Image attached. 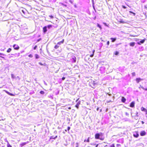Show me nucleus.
Returning <instances> with one entry per match:
<instances>
[{
  "label": "nucleus",
  "mask_w": 147,
  "mask_h": 147,
  "mask_svg": "<svg viewBox=\"0 0 147 147\" xmlns=\"http://www.w3.org/2000/svg\"><path fill=\"white\" fill-rule=\"evenodd\" d=\"M103 137V134L102 133H97L95 135V138L96 139H99L101 140H103L104 138Z\"/></svg>",
  "instance_id": "f257e3e1"
},
{
  "label": "nucleus",
  "mask_w": 147,
  "mask_h": 147,
  "mask_svg": "<svg viewBox=\"0 0 147 147\" xmlns=\"http://www.w3.org/2000/svg\"><path fill=\"white\" fill-rule=\"evenodd\" d=\"M79 99V98H78V99H77L76 101V102H77V103L76 104V107L77 108V109H78V108H79V105L80 104V101H79L78 102V100Z\"/></svg>",
  "instance_id": "f03ea898"
},
{
  "label": "nucleus",
  "mask_w": 147,
  "mask_h": 147,
  "mask_svg": "<svg viewBox=\"0 0 147 147\" xmlns=\"http://www.w3.org/2000/svg\"><path fill=\"white\" fill-rule=\"evenodd\" d=\"M13 47L14 48V49L16 50H18L19 49V46L16 44L14 45Z\"/></svg>",
  "instance_id": "7ed1b4c3"
},
{
  "label": "nucleus",
  "mask_w": 147,
  "mask_h": 147,
  "mask_svg": "<svg viewBox=\"0 0 147 147\" xmlns=\"http://www.w3.org/2000/svg\"><path fill=\"white\" fill-rule=\"evenodd\" d=\"M146 132L144 131H142L140 133V136H144L146 135Z\"/></svg>",
  "instance_id": "20e7f679"
},
{
  "label": "nucleus",
  "mask_w": 147,
  "mask_h": 147,
  "mask_svg": "<svg viewBox=\"0 0 147 147\" xmlns=\"http://www.w3.org/2000/svg\"><path fill=\"white\" fill-rule=\"evenodd\" d=\"M143 80V79H142L140 78H136V81L137 83H139L140 81L141 80Z\"/></svg>",
  "instance_id": "39448f33"
},
{
  "label": "nucleus",
  "mask_w": 147,
  "mask_h": 147,
  "mask_svg": "<svg viewBox=\"0 0 147 147\" xmlns=\"http://www.w3.org/2000/svg\"><path fill=\"white\" fill-rule=\"evenodd\" d=\"M133 135L136 138H137L138 137L139 135L137 132H135L134 133Z\"/></svg>",
  "instance_id": "423d86ee"
},
{
  "label": "nucleus",
  "mask_w": 147,
  "mask_h": 147,
  "mask_svg": "<svg viewBox=\"0 0 147 147\" xmlns=\"http://www.w3.org/2000/svg\"><path fill=\"white\" fill-rule=\"evenodd\" d=\"M28 142H27L22 143L20 144V146L21 147H22L23 146H24V145H25L26 144H28Z\"/></svg>",
  "instance_id": "0eeeda50"
},
{
  "label": "nucleus",
  "mask_w": 147,
  "mask_h": 147,
  "mask_svg": "<svg viewBox=\"0 0 147 147\" xmlns=\"http://www.w3.org/2000/svg\"><path fill=\"white\" fill-rule=\"evenodd\" d=\"M135 102L134 101L132 102L130 104V107H134Z\"/></svg>",
  "instance_id": "6e6552de"
},
{
  "label": "nucleus",
  "mask_w": 147,
  "mask_h": 147,
  "mask_svg": "<svg viewBox=\"0 0 147 147\" xmlns=\"http://www.w3.org/2000/svg\"><path fill=\"white\" fill-rule=\"evenodd\" d=\"M5 91L7 94H8V95L10 96H15V95L14 94L11 93L5 90Z\"/></svg>",
  "instance_id": "1a4fd4ad"
},
{
  "label": "nucleus",
  "mask_w": 147,
  "mask_h": 147,
  "mask_svg": "<svg viewBox=\"0 0 147 147\" xmlns=\"http://www.w3.org/2000/svg\"><path fill=\"white\" fill-rule=\"evenodd\" d=\"M43 32L45 33H46V32L47 31V27H46V26L44 27L43 28Z\"/></svg>",
  "instance_id": "9d476101"
},
{
  "label": "nucleus",
  "mask_w": 147,
  "mask_h": 147,
  "mask_svg": "<svg viewBox=\"0 0 147 147\" xmlns=\"http://www.w3.org/2000/svg\"><path fill=\"white\" fill-rule=\"evenodd\" d=\"M64 41V39H63L62 41L58 42L57 43V45H60L61 44L63 43Z\"/></svg>",
  "instance_id": "9b49d317"
},
{
  "label": "nucleus",
  "mask_w": 147,
  "mask_h": 147,
  "mask_svg": "<svg viewBox=\"0 0 147 147\" xmlns=\"http://www.w3.org/2000/svg\"><path fill=\"white\" fill-rule=\"evenodd\" d=\"M129 44L130 46L133 47L135 45V43L134 42H130Z\"/></svg>",
  "instance_id": "f8f14e48"
},
{
  "label": "nucleus",
  "mask_w": 147,
  "mask_h": 147,
  "mask_svg": "<svg viewBox=\"0 0 147 147\" xmlns=\"http://www.w3.org/2000/svg\"><path fill=\"white\" fill-rule=\"evenodd\" d=\"M57 137V136H56L55 137H54V136H51L50 138V139H54V140H55L56 139Z\"/></svg>",
  "instance_id": "ddd939ff"
},
{
  "label": "nucleus",
  "mask_w": 147,
  "mask_h": 147,
  "mask_svg": "<svg viewBox=\"0 0 147 147\" xmlns=\"http://www.w3.org/2000/svg\"><path fill=\"white\" fill-rule=\"evenodd\" d=\"M141 110L142 111H144L145 112H146V111L147 110L143 107H142L141 108Z\"/></svg>",
  "instance_id": "4468645a"
},
{
  "label": "nucleus",
  "mask_w": 147,
  "mask_h": 147,
  "mask_svg": "<svg viewBox=\"0 0 147 147\" xmlns=\"http://www.w3.org/2000/svg\"><path fill=\"white\" fill-rule=\"evenodd\" d=\"M126 99L124 97H123L122 98L121 101L123 102H125L126 101Z\"/></svg>",
  "instance_id": "2eb2a0df"
},
{
  "label": "nucleus",
  "mask_w": 147,
  "mask_h": 147,
  "mask_svg": "<svg viewBox=\"0 0 147 147\" xmlns=\"http://www.w3.org/2000/svg\"><path fill=\"white\" fill-rule=\"evenodd\" d=\"M111 39L112 40V42H114L116 40V39L115 38H111Z\"/></svg>",
  "instance_id": "dca6fc26"
},
{
  "label": "nucleus",
  "mask_w": 147,
  "mask_h": 147,
  "mask_svg": "<svg viewBox=\"0 0 147 147\" xmlns=\"http://www.w3.org/2000/svg\"><path fill=\"white\" fill-rule=\"evenodd\" d=\"M11 75L12 78L13 79L16 78L15 76H14V74H11Z\"/></svg>",
  "instance_id": "f3484780"
},
{
  "label": "nucleus",
  "mask_w": 147,
  "mask_h": 147,
  "mask_svg": "<svg viewBox=\"0 0 147 147\" xmlns=\"http://www.w3.org/2000/svg\"><path fill=\"white\" fill-rule=\"evenodd\" d=\"M7 141V147H12L9 144L8 142V141Z\"/></svg>",
  "instance_id": "a211bd4d"
},
{
  "label": "nucleus",
  "mask_w": 147,
  "mask_h": 147,
  "mask_svg": "<svg viewBox=\"0 0 147 147\" xmlns=\"http://www.w3.org/2000/svg\"><path fill=\"white\" fill-rule=\"evenodd\" d=\"M11 50V48H9L7 50V53H9Z\"/></svg>",
  "instance_id": "6ab92c4d"
},
{
  "label": "nucleus",
  "mask_w": 147,
  "mask_h": 147,
  "mask_svg": "<svg viewBox=\"0 0 147 147\" xmlns=\"http://www.w3.org/2000/svg\"><path fill=\"white\" fill-rule=\"evenodd\" d=\"M59 46L57 44V45L55 46L54 47V48L56 49H57L59 48Z\"/></svg>",
  "instance_id": "aec40b11"
},
{
  "label": "nucleus",
  "mask_w": 147,
  "mask_h": 147,
  "mask_svg": "<svg viewBox=\"0 0 147 147\" xmlns=\"http://www.w3.org/2000/svg\"><path fill=\"white\" fill-rule=\"evenodd\" d=\"M40 93L41 94H45V92L43 91H41L40 92Z\"/></svg>",
  "instance_id": "412c9836"
},
{
  "label": "nucleus",
  "mask_w": 147,
  "mask_h": 147,
  "mask_svg": "<svg viewBox=\"0 0 147 147\" xmlns=\"http://www.w3.org/2000/svg\"><path fill=\"white\" fill-rule=\"evenodd\" d=\"M144 42H145V40H143L140 41V42L141 43H143Z\"/></svg>",
  "instance_id": "4be33fe9"
},
{
  "label": "nucleus",
  "mask_w": 147,
  "mask_h": 147,
  "mask_svg": "<svg viewBox=\"0 0 147 147\" xmlns=\"http://www.w3.org/2000/svg\"><path fill=\"white\" fill-rule=\"evenodd\" d=\"M52 27L51 25H49L47 26V28L48 29H50V28Z\"/></svg>",
  "instance_id": "5701e85b"
},
{
  "label": "nucleus",
  "mask_w": 147,
  "mask_h": 147,
  "mask_svg": "<svg viewBox=\"0 0 147 147\" xmlns=\"http://www.w3.org/2000/svg\"><path fill=\"white\" fill-rule=\"evenodd\" d=\"M35 57L36 59H38L39 58V56L37 54L35 55Z\"/></svg>",
  "instance_id": "b1692460"
},
{
  "label": "nucleus",
  "mask_w": 147,
  "mask_h": 147,
  "mask_svg": "<svg viewBox=\"0 0 147 147\" xmlns=\"http://www.w3.org/2000/svg\"><path fill=\"white\" fill-rule=\"evenodd\" d=\"M95 51L94 50H93V54H92V55H90V57H92L93 56H94V52Z\"/></svg>",
  "instance_id": "393cba45"
},
{
  "label": "nucleus",
  "mask_w": 147,
  "mask_h": 147,
  "mask_svg": "<svg viewBox=\"0 0 147 147\" xmlns=\"http://www.w3.org/2000/svg\"><path fill=\"white\" fill-rule=\"evenodd\" d=\"M69 2L71 3H72L74 2L73 0H69Z\"/></svg>",
  "instance_id": "a878e982"
},
{
  "label": "nucleus",
  "mask_w": 147,
  "mask_h": 147,
  "mask_svg": "<svg viewBox=\"0 0 147 147\" xmlns=\"http://www.w3.org/2000/svg\"><path fill=\"white\" fill-rule=\"evenodd\" d=\"M131 74L133 76H134L136 75V74H135V72L132 73Z\"/></svg>",
  "instance_id": "bb28decb"
},
{
  "label": "nucleus",
  "mask_w": 147,
  "mask_h": 147,
  "mask_svg": "<svg viewBox=\"0 0 147 147\" xmlns=\"http://www.w3.org/2000/svg\"><path fill=\"white\" fill-rule=\"evenodd\" d=\"M139 88H142V89H144V88L141 85H140Z\"/></svg>",
  "instance_id": "cd10ccee"
},
{
  "label": "nucleus",
  "mask_w": 147,
  "mask_h": 147,
  "mask_svg": "<svg viewBox=\"0 0 147 147\" xmlns=\"http://www.w3.org/2000/svg\"><path fill=\"white\" fill-rule=\"evenodd\" d=\"M97 26L100 28V29H101V26L99 24H98V26Z\"/></svg>",
  "instance_id": "c85d7f7f"
},
{
  "label": "nucleus",
  "mask_w": 147,
  "mask_h": 147,
  "mask_svg": "<svg viewBox=\"0 0 147 147\" xmlns=\"http://www.w3.org/2000/svg\"><path fill=\"white\" fill-rule=\"evenodd\" d=\"M28 57H30L32 58L33 57V55L31 54H30L28 55Z\"/></svg>",
  "instance_id": "c756f323"
},
{
  "label": "nucleus",
  "mask_w": 147,
  "mask_h": 147,
  "mask_svg": "<svg viewBox=\"0 0 147 147\" xmlns=\"http://www.w3.org/2000/svg\"><path fill=\"white\" fill-rule=\"evenodd\" d=\"M129 12L130 13H133V14H134V16H135V13L133 12H132V11H129Z\"/></svg>",
  "instance_id": "7c9ffc66"
},
{
  "label": "nucleus",
  "mask_w": 147,
  "mask_h": 147,
  "mask_svg": "<svg viewBox=\"0 0 147 147\" xmlns=\"http://www.w3.org/2000/svg\"><path fill=\"white\" fill-rule=\"evenodd\" d=\"M110 147H115L114 144H113Z\"/></svg>",
  "instance_id": "2f4dec72"
},
{
  "label": "nucleus",
  "mask_w": 147,
  "mask_h": 147,
  "mask_svg": "<svg viewBox=\"0 0 147 147\" xmlns=\"http://www.w3.org/2000/svg\"><path fill=\"white\" fill-rule=\"evenodd\" d=\"M37 47V46L36 45V46H35L34 47V50H35V49H36V48Z\"/></svg>",
  "instance_id": "473e14b6"
},
{
  "label": "nucleus",
  "mask_w": 147,
  "mask_h": 147,
  "mask_svg": "<svg viewBox=\"0 0 147 147\" xmlns=\"http://www.w3.org/2000/svg\"><path fill=\"white\" fill-rule=\"evenodd\" d=\"M122 7H123V8L124 9H126V7H125V6H124V5H122Z\"/></svg>",
  "instance_id": "72a5a7b5"
},
{
  "label": "nucleus",
  "mask_w": 147,
  "mask_h": 147,
  "mask_svg": "<svg viewBox=\"0 0 147 147\" xmlns=\"http://www.w3.org/2000/svg\"><path fill=\"white\" fill-rule=\"evenodd\" d=\"M125 115L127 116H128L129 115V114L127 112H126L125 113Z\"/></svg>",
  "instance_id": "f704fd0d"
},
{
  "label": "nucleus",
  "mask_w": 147,
  "mask_h": 147,
  "mask_svg": "<svg viewBox=\"0 0 147 147\" xmlns=\"http://www.w3.org/2000/svg\"><path fill=\"white\" fill-rule=\"evenodd\" d=\"M145 113L146 116L147 118V111H146V112Z\"/></svg>",
  "instance_id": "c9c22d12"
},
{
  "label": "nucleus",
  "mask_w": 147,
  "mask_h": 147,
  "mask_svg": "<svg viewBox=\"0 0 147 147\" xmlns=\"http://www.w3.org/2000/svg\"><path fill=\"white\" fill-rule=\"evenodd\" d=\"M76 147H78V143H76Z\"/></svg>",
  "instance_id": "e433bc0d"
},
{
  "label": "nucleus",
  "mask_w": 147,
  "mask_h": 147,
  "mask_svg": "<svg viewBox=\"0 0 147 147\" xmlns=\"http://www.w3.org/2000/svg\"><path fill=\"white\" fill-rule=\"evenodd\" d=\"M70 127H67V130H68L69 131L70 130Z\"/></svg>",
  "instance_id": "4c0bfd02"
},
{
  "label": "nucleus",
  "mask_w": 147,
  "mask_h": 147,
  "mask_svg": "<svg viewBox=\"0 0 147 147\" xmlns=\"http://www.w3.org/2000/svg\"><path fill=\"white\" fill-rule=\"evenodd\" d=\"M39 64L40 65H43V64H42V63H41V62H39Z\"/></svg>",
  "instance_id": "58836bf2"
},
{
  "label": "nucleus",
  "mask_w": 147,
  "mask_h": 147,
  "mask_svg": "<svg viewBox=\"0 0 147 147\" xmlns=\"http://www.w3.org/2000/svg\"><path fill=\"white\" fill-rule=\"evenodd\" d=\"M118 53H118V52H116L115 53V55H118Z\"/></svg>",
  "instance_id": "ea45409f"
},
{
  "label": "nucleus",
  "mask_w": 147,
  "mask_h": 147,
  "mask_svg": "<svg viewBox=\"0 0 147 147\" xmlns=\"http://www.w3.org/2000/svg\"><path fill=\"white\" fill-rule=\"evenodd\" d=\"M109 41H108L107 42V44L108 45H109Z\"/></svg>",
  "instance_id": "a19ab883"
},
{
  "label": "nucleus",
  "mask_w": 147,
  "mask_h": 147,
  "mask_svg": "<svg viewBox=\"0 0 147 147\" xmlns=\"http://www.w3.org/2000/svg\"><path fill=\"white\" fill-rule=\"evenodd\" d=\"M65 79V77H63L62 78V80H64Z\"/></svg>",
  "instance_id": "79ce46f5"
},
{
  "label": "nucleus",
  "mask_w": 147,
  "mask_h": 147,
  "mask_svg": "<svg viewBox=\"0 0 147 147\" xmlns=\"http://www.w3.org/2000/svg\"><path fill=\"white\" fill-rule=\"evenodd\" d=\"M103 24H104V25L105 26H107V24H106V23H104Z\"/></svg>",
  "instance_id": "37998d69"
},
{
  "label": "nucleus",
  "mask_w": 147,
  "mask_h": 147,
  "mask_svg": "<svg viewBox=\"0 0 147 147\" xmlns=\"http://www.w3.org/2000/svg\"><path fill=\"white\" fill-rule=\"evenodd\" d=\"M76 58H75H75H74V62H76Z\"/></svg>",
  "instance_id": "c03bdc74"
},
{
  "label": "nucleus",
  "mask_w": 147,
  "mask_h": 147,
  "mask_svg": "<svg viewBox=\"0 0 147 147\" xmlns=\"http://www.w3.org/2000/svg\"><path fill=\"white\" fill-rule=\"evenodd\" d=\"M44 84L46 85H47V84L46 83L45 81H44Z\"/></svg>",
  "instance_id": "a18cd8bd"
},
{
  "label": "nucleus",
  "mask_w": 147,
  "mask_h": 147,
  "mask_svg": "<svg viewBox=\"0 0 147 147\" xmlns=\"http://www.w3.org/2000/svg\"><path fill=\"white\" fill-rule=\"evenodd\" d=\"M87 142H89V138L88 139V140L87 141Z\"/></svg>",
  "instance_id": "49530a36"
},
{
  "label": "nucleus",
  "mask_w": 147,
  "mask_h": 147,
  "mask_svg": "<svg viewBox=\"0 0 147 147\" xmlns=\"http://www.w3.org/2000/svg\"><path fill=\"white\" fill-rule=\"evenodd\" d=\"M143 89V90H147V88H144V89Z\"/></svg>",
  "instance_id": "de8ad7c7"
},
{
  "label": "nucleus",
  "mask_w": 147,
  "mask_h": 147,
  "mask_svg": "<svg viewBox=\"0 0 147 147\" xmlns=\"http://www.w3.org/2000/svg\"><path fill=\"white\" fill-rule=\"evenodd\" d=\"M0 55H3V54L0 53Z\"/></svg>",
  "instance_id": "09e8293b"
},
{
  "label": "nucleus",
  "mask_w": 147,
  "mask_h": 147,
  "mask_svg": "<svg viewBox=\"0 0 147 147\" xmlns=\"http://www.w3.org/2000/svg\"><path fill=\"white\" fill-rule=\"evenodd\" d=\"M142 124H144V121H142Z\"/></svg>",
  "instance_id": "8fccbe9b"
},
{
  "label": "nucleus",
  "mask_w": 147,
  "mask_h": 147,
  "mask_svg": "<svg viewBox=\"0 0 147 147\" xmlns=\"http://www.w3.org/2000/svg\"><path fill=\"white\" fill-rule=\"evenodd\" d=\"M5 141L7 142V139H5Z\"/></svg>",
  "instance_id": "3c124183"
},
{
  "label": "nucleus",
  "mask_w": 147,
  "mask_h": 147,
  "mask_svg": "<svg viewBox=\"0 0 147 147\" xmlns=\"http://www.w3.org/2000/svg\"><path fill=\"white\" fill-rule=\"evenodd\" d=\"M17 78H19V77L18 76H17Z\"/></svg>",
  "instance_id": "603ef678"
},
{
  "label": "nucleus",
  "mask_w": 147,
  "mask_h": 147,
  "mask_svg": "<svg viewBox=\"0 0 147 147\" xmlns=\"http://www.w3.org/2000/svg\"><path fill=\"white\" fill-rule=\"evenodd\" d=\"M51 18H53V16H51Z\"/></svg>",
  "instance_id": "864d4df0"
},
{
  "label": "nucleus",
  "mask_w": 147,
  "mask_h": 147,
  "mask_svg": "<svg viewBox=\"0 0 147 147\" xmlns=\"http://www.w3.org/2000/svg\"><path fill=\"white\" fill-rule=\"evenodd\" d=\"M117 145L119 146V145H120L119 144H117Z\"/></svg>",
  "instance_id": "5fc2aeb1"
},
{
  "label": "nucleus",
  "mask_w": 147,
  "mask_h": 147,
  "mask_svg": "<svg viewBox=\"0 0 147 147\" xmlns=\"http://www.w3.org/2000/svg\"><path fill=\"white\" fill-rule=\"evenodd\" d=\"M138 44H140L139 42H138Z\"/></svg>",
  "instance_id": "6e6d98bb"
},
{
  "label": "nucleus",
  "mask_w": 147,
  "mask_h": 147,
  "mask_svg": "<svg viewBox=\"0 0 147 147\" xmlns=\"http://www.w3.org/2000/svg\"><path fill=\"white\" fill-rule=\"evenodd\" d=\"M65 131H67V130H65Z\"/></svg>",
  "instance_id": "4d7b16f0"
},
{
  "label": "nucleus",
  "mask_w": 147,
  "mask_h": 147,
  "mask_svg": "<svg viewBox=\"0 0 147 147\" xmlns=\"http://www.w3.org/2000/svg\"><path fill=\"white\" fill-rule=\"evenodd\" d=\"M2 147H3V146H2Z\"/></svg>",
  "instance_id": "13d9d810"
}]
</instances>
